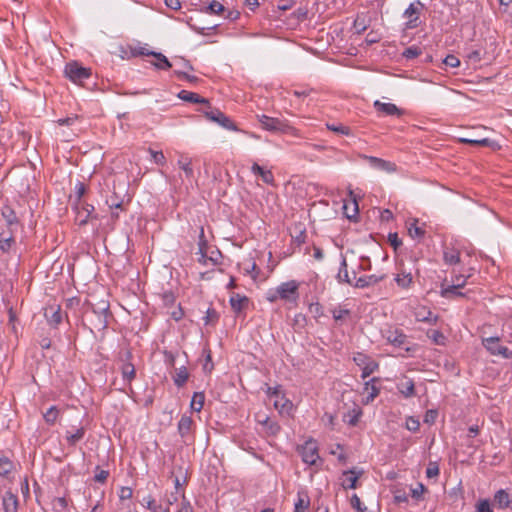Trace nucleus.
Masks as SVG:
<instances>
[{
    "label": "nucleus",
    "instance_id": "obj_62",
    "mask_svg": "<svg viewBox=\"0 0 512 512\" xmlns=\"http://www.w3.org/2000/svg\"><path fill=\"white\" fill-rule=\"evenodd\" d=\"M388 241L391 244V246H393L395 249H397L402 244V241L398 237L397 233H389Z\"/></svg>",
    "mask_w": 512,
    "mask_h": 512
},
{
    "label": "nucleus",
    "instance_id": "obj_12",
    "mask_svg": "<svg viewBox=\"0 0 512 512\" xmlns=\"http://www.w3.org/2000/svg\"><path fill=\"white\" fill-rule=\"evenodd\" d=\"M394 280L400 288L407 289L413 283V275L410 270L408 271L404 267V265H400L399 272L396 274Z\"/></svg>",
    "mask_w": 512,
    "mask_h": 512
},
{
    "label": "nucleus",
    "instance_id": "obj_46",
    "mask_svg": "<svg viewBox=\"0 0 512 512\" xmlns=\"http://www.w3.org/2000/svg\"><path fill=\"white\" fill-rule=\"evenodd\" d=\"M142 503H145L146 508L151 512H160L161 510V506L156 504L155 499L152 496L144 497Z\"/></svg>",
    "mask_w": 512,
    "mask_h": 512
},
{
    "label": "nucleus",
    "instance_id": "obj_5",
    "mask_svg": "<svg viewBox=\"0 0 512 512\" xmlns=\"http://www.w3.org/2000/svg\"><path fill=\"white\" fill-rule=\"evenodd\" d=\"M257 119L262 128L271 132H288L291 129L286 120L267 116L265 114L257 115Z\"/></svg>",
    "mask_w": 512,
    "mask_h": 512
},
{
    "label": "nucleus",
    "instance_id": "obj_64",
    "mask_svg": "<svg viewBox=\"0 0 512 512\" xmlns=\"http://www.w3.org/2000/svg\"><path fill=\"white\" fill-rule=\"evenodd\" d=\"M467 58L473 63H479L482 59L481 52L479 50H473L467 54Z\"/></svg>",
    "mask_w": 512,
    "mask_h": 512
},
{
    "label": "nucleus",
    "instance_id": "obj_21",
    "mask_svg": "<svg viewBox=\"0 0 512 512\" xmlns=\"http://www.w3.org/2000/svg\"><path fill=\"white\" fill-rule=\"evenodd\" d=\"M249 303V299L246 296H242L240 294H233L230 297V305L232 310L235 313H240L242 310H244Z\"/></svg>",
    "mask_w": 512,
    "mask_h": 512
},
{
    "label": "nucleus",
    "instance_id": "obj_11",
    "mask_svg": "<svg viewBox=\"0 0 512 512\" xmlns=\"http://www.w3.org/2000/svg\"><path fill=\"white\" fill-rule=\"evenodd\" d=\"M374 108L376 109L377 112H381L385 115H388V116H402L404 114V111L400 108H398L395 104L393 103H384V102H381L379 100H376L374 102Z\"/></svg>",
    "mask_w": 512,
    "mask_h": 512
},
{
    "label": "nucleus",
    "instance_id": "obj_33",
    "mask_svg": "<svg viewBox=\"0 0 512 512\" xmlns=\"http://www.w3.org/2000/svg\"><path fill=\"white\" fill-rule=\"evenodd\" d=\"M189 378V373L185 366H182L175 371V375L173 376L174 384L177 387H182L187 382Z\"/></svg>",
    "mask_w": 512,
    "mask_h": 512
},
{
    "label": "nucleus",
    "instance_id": "obj_30",
    "mask_svg": "<svg viewBox=\"0 0 512 512\" xmlns=\"http://www.w3.org/2000/svg\"><path fill=\"white\" fill-rule=\"evenodd\" d=\"M494 502L501 509L508 508L510 505L509 494L504 489L498 490L494 495Z\"/></svg>",
    "mask_w": 512,
    "mask_h": 512
},
{
    "label": "nucleus",
    "instance_id": "obj_49",
    "mask_svg": "<svg viewBox=\"0 0 512 512\" xmlns=\"http://www.w3.org/2000/svg\"><path fill=\"white\" fill-rule=\"evenodd\" d=\"M351 506L359 512H367V508L363 506L357 494H353L350 500Z\"/></svg>",
    "mask_w": 512,
    "mask_h": 512
},
{
    "label": "nucleus",
    "instance_id": "obj_16",
    "mask_svg": "<svg viewBox=\"0 0 512 512\" xmlns=\"http://www.w3.org/2000/svg\"><path fill=\"white\" fill-rule=\"evenodd\" d=\"M385 338L389 343L396 347H401L406 342V335L399 329L388 330L385 334Z\"/></svg>",
    "mask_w": 512,
    "mask_h": 512
},
{
    "label": "nucleus",
    "instance_id": "obj_3",
    "mask_svg": "<svg viewBox=\"0 0 512 512\" xmlns=\"http://www.w3.org/2000/svg\"><path fill=\"white\" fill-rule=\"evenodd\" d=\"M202 113L208 120L217 123L227 130H237L236 125L229 117H227L219 109L211 107L210 104H208L207 107L202 110Z\"/></svg>",
    "mask_w": 512,
    "mask_h": 512
},
{
    "label": "nucleus",
    "instance_id": "obj_34",
    "mask_svg": "<svg viewBox=\"0 0 512 512\" xmlns=\"http://www.w3.org/2000/svg\"><path fill=\"white\" fill-rule=\"evenodd\" d=\"M15 244V239L12 236V231L7 235L4 231L0 232V249L3 252H9L11 247Z\"/></svg>",
    "mask_w": 512,
    "mask_h": 512
},
{
    "label": "nucleus",
    "instance_id": "obj_28",
    "mask_svg": "<svg viewBox=\"0 0 512 512\" xmlns=\"http://www.w3.org/2000/svg\"><path fill=\"white\" fill-rule=\"evenodd\" d=\"M415 317L417 321L426 322L429 324H435L438 320L437 315H434L430 310H426L425 308L416 311Z\"/></svg>",
    "mask_w": 512,
    "mask_h": 512
},
{
    "label": "nucleus",
    "instance_id": "obj_1",
    "mask_svg": "<svg viewBox=\"0 0 512 512\" xmlns=\"http://www.w3.org/2000/svg\"><path fill=\"white\" fill-rule=\"evenodd\" d=\"M299 282L290 280L278 285L275 289H269L266 293V299L274 303L277 300L295 303L299 298Z\"/></svg>",
    "mask_w": 512,
    "mask_h": 512
},
{
    "label": "nucleus",
    "instance_id": "obj_25",
    "mask_svg": "<svg viewBox=\"0 0 512 512\" xmlns=\"http://www.w3.org/2000/svg\"><path fill=\"white\" fill-rule=\"evenodd\" d=\"M45 316L50 325L57 326L62 321L60 307L50 306L46 309Z\"/></svg>",
    "mask_w": 512,
    "mask_h": 512
},
{
    "label": "nucleus",
    "instance_id": "obj_31",
    "mask_svg": "<svg viewBox=\"0 0 512 512\" xmlns=\"http://www.w3.org/2000/svg\"><path fill=\"white\" fill-rule=\"evenodd\" d=\"M336 278L339 283H346V284H349L352 286L354 284V283H352V281L349 277V273H348V269H347V262H346L345 258H342L340 268H339Z\"/></svg>",
    "mask_w": 512,
    "mask_h": 512
},
{
    "label": "nucleus",
    "instance_id": "obj_7",
    "mask_svg": "<svg viewBox=\"0 0 512 512\" xmlns=\"http://www.w3.org/2000/svg\"><path fill=\"white\" fill-rule=\"evenodd\" d=\"M500 339L498 337H489L483 339L484 347L492 354V355H500L503 358L510 359L512 357V352L505 346L499 344Z\"/></svg>",
    "mask_w": 512,
    "mask_h": 512
},
{
    "label": "nucleus",
    "instance_id": "obj_52",
    "mask_svg": "<svg viewBox=\"0 0 512 512\" xmlns=\"http://www.w3.org/2000/svg\"><path fill=\"white\" fill-rule=\"evenodd\" d=\"M207 10L211 13V14H220L222 12H224L225 8L224 6L218 2V1H212L209 6L207 7Z\"/></svg>",
    "mask_w": 512,
    "mask_h": 512
},
{
    "label": "nucleus",
    "instance_id": "obj_15",
    "mask_svg": "<svg viewBox=\"0 0 512 512\" xmlns=\"http://www.w3.org/2000/svg\"><path fill=\"white\" fill-rule=\"evenodd\" d=\"M131 356L132 355H131L130 351H126L125 352L123 360L126 361V362L123 363V365L121 367V372H122L123 379L127 380L129 382L132 381L135 378V367L130 362Z\"/></svg>",
    "mask_w": 512,
    "mask_h": 512
},
{
    "label": "nucleus",
    "instance_id": "obj_37",
    "mask_svg": "<svg viewBox=\"0 0 512 512\" xmlns=\"http://www.w3.org/2000/svg\"><path fill=\"white\" fill-rule=\"evenodd\" d=\"M205 395L203 392H195L193 394L190 407L193 411L200 412L203 408Z\"/></svg>",
    "mask_w": 512,
    "mask_h": 512
},
{
    "label": "nucleus",
    "instance_id": "obj_47",
    "mask_svg": "<svg viewBox=\"0 0 512 512\" xmlns=\"http://www.w3.org/2000/svg\"><path fill=\"white\" fill-rule=\"evenodd\" d=\"M371 357H369L368 355L364 354V353H361V352H357L354 354L353 356V361L355 362V364L361 368H363L366 363L369 361Z\"/></svg>",
    "mask_w": 512,
    "mask_h": 512
},
{
    "label": "nucleus",
    "instance_id": "obj_23",
    "mask_svg": "<svg viewBox=\"0 0 512 512\" xmlns=\"http://www.w3.org/2000/svg\"><path fill=\"white\" fill-rule=\"evenodd\" d=\"M178 167L184 172L185 177L191 181L194 178L192 160L189 157L181 156L177 162Z\"/></svg>",
    "mask_w": 512,
    "mask_h": 512
},
{
    "label": "nucleus",
    "instance_id": "obj_44",
    "mask_svg": "<svg viewBox=\"0 0 512 512\" xmlns=\"http://www.w3.org/2000/svg\"><path fill=\"white\" fill-rule=\"evenodd\" d=\"M58 415V409L55 406H51L46 413H44V419L48 424L53 425L56 422Z\"/></svg>",
    "mask_w": 512,
    "mask_h": 512
},
{
    "label": "nucleus",
    "instance_id": "obj_10",
    "mask_svg": "<svg viewBox=\"0 0 512 512\" xmlns=\"http://www.w3.org/2000/svg\"><path fill=\"white\" fill-rule=\"evenodd\" d=\"M76 217L75 221L78 225L83 226L86 225L89 219L93 218L92 212L94 211V207L90 204L81 202L75 204Z\"/></svg>",
    "mask_w": 512,
    "mask_h": 512
},
{
    "label": "nucleus",
    "instance_id": "obj_50",
    "mask_svg": "<svg viewBox=\"0 0 512 512\" xmlns=\"http://www.w3.org/2000/svg\"><path fill=\"white\" fill-rule=\"evenodd\" d=\"M327 128L330 131L340 133L343 135H349L350 134V128L344 125H335V124H327Z\"/></svg>",
    "mask_w": 512,
    "mask_h": 512
},
{
    "label": "nucleus",
    "instance_id": "obj_63",
    "mask_svg": "<svg viewBox=\"0 0 512 512\" xmlns=\"http://www.w3.org/2000/svg\"><path fill=\"white\" fill-rule=\"evenodd\" d=\"M439 475V468L436 464H430L426 469V476L433 478Z\"/></svg>",
    "mask_w": 512,
    "mask_h": 512
},
{
    "label": "nucleus",
    "instance_id": "obj_14",
    "mask_svg": "<svg viewBox=\"0 0 512 512\" xmlns=\"http://www.w3.org/2000/svg\"><path fill=\"white\" fill-rule=\"evenodd\" d=\"M363 471L359 470L356 471V469H350L343 472V477L345 478L342 482V486L345 489H355L357 487V481L359 477L362 475Z\"/></svg>",
    "mask_w": 512,
    "mask_h": 512
},
{
    "label": "nucleus",
    "instance_id": "obj_20",
    "mask_svg": "<svg viewBox=\"0 0 512 512\" xmlns=\"http://www.w3.org/2000/svg\"><path fill=\"white\" fill-rule=\"evenodd\" d=\"M465 286V280L459 282V284H452L446 288H442L441 295L445 298L451 299L455 297H463L464 293H462L459 289Z\"/></svg>",
    "mask_w": 512,
    "mask_h": 512
},
{
    "label": "nucleus",
    "instance_id": "obj_13",
    "mask_svg": "<svg viewBox=\"0 0 512 512\" xmlns=\"http://www.w3.org/2000/svg\"><path fill=\"white\" fill-rule=\"evenodd\" d=\"M385 279V274H371V275H365L362 277H359L353 286L355 288H367L370 286H374Z\"/></svg>",
    "mask_w": 512,
    "mask_h": 512
},
{
    "label": "nucleus",
    "instance_id": "obj_18",
    "mask_svg": "<svg viewBox=\"0 0 512 512\" xmlns=\"http://www.w3.org/2000/svg\"><path fill=\"white\" fill-rule=\"evenodd\" d=\"M379 379L376 377H373L369 381L365 383L364 391L367 393L365 403L368 404L369 402L373 401L379 394L380 389L376 386V382H378Z\"/></svg>",
    "mask_w": 512,
    "mask_h": 512
},
{
    "label": "nucleus",
    "instance_id": "obj_40",
    "mask_svg": "<svg viewBox=\"0 0 512 512\" xmlns=\"http://www.w3.org/2000/svg\"><path fill=\"white\" fill-rule=\"evenodd\" d=\"M409 235L414 239H421L425 235V230L418 225V220H414L408 228Z\"/></svg>",
    "mask_w": 512,
    "mask_h": 512
},
{
    "label": "nucleus",
    "instance_id": "obj_57",
    "mask_svg": "<svg viewBox=\"0 0 512 512\" xmlns=\"http://www.w3.org/2000/svg\"><path fill=\"white\" fill-rule=\"evenodd\" d=\"M204 353L206 354V357H205V363L203 365V370L206 372H211L214 368V364H213L212 358H211V351L204 350Z\"/></svg>",
    "mask_w": 512,
    "mask_h": 512
},
{
    "label": "nucleus",
    "instance_id": "obj_41",
    "mask_svg": "<svg viewBox=\"0 0 512 512\" xmlns=\"http://www.w3.org/2000/svg\"><path fill=\"white\" fill-rule=\"evenodd\" d=\"M379 367V364L373 360L372 358L369 359V361L366 363V365L362 368V375L361 377L363 379L369 377L374 371H376Z\"/></svg>",
    "mask_w": 512,
    "mask_h": 512
},
{
    "label": "nucleus",
    "instance_id": "obj_2",
    "mask_svg": "<svg viewBox=\"0 0 512 512\" xmlns=\"http://www.w3.org/2000/svg\"><path fill=\"white\" fill-rule=\"evenodd\" d=\"M64 73L75 84L82 85L86 79L91 77V70L81 66L78 62L72 61L66 64Z\"/></svg>",
    "mask_w": 512,
    "mask_h": 512
},
{
    "label": "nucleus",
    "instance_id": "obj_4",
    "mask_svg": "<svg viewBox=\"0 0 512 512\" xmlns=\"http://www.w3.org/2000/svg\"><path fill=\"white\" fill-rule=\"evenodd\" d=\"M93 315H99V321H93L92 324L97 330H104L108 326V319L112 317L109 311L108 301L101 300L96 304H91Z\"/></svg>",
    "mask_w": 512,
    "mask_h": 512
},
{
    "label": "nucleus",
    "instance_id": "obj_59",
    "mask_svg": "<svg viewBox=\"0 0 512 512\" xmlns=\"http://www.w3.org/2000/svg\"><path fill=\"white\" fill-rule=\"evenodd\" d=\"M78 120V115L73 114L71 116H68L66 118H61L57 120V123L60 126H71Z\"/></svg>",
    "mask_w": 512,
    "mask_h": 512
},
{
    "label": "nucleus",
    "instance_id": "obj_56",
    "mask_svg": "<svg viewBox=\"0 0 512 512\" xmlns=\"http://www.w3.org/2000/svg\"><path fill=\"white\" fill-rule=\"evenodd\" d=\"M425 491L426 487L422 483H418L416 488L411 489V496L416 500H420Z\"/></svg>",
    "mask_w": 512,
    "mask_h": 512
},
{
    "label": "nucleus",
    "instance_id": "obj_60",
    "mask_svg": "<svg viewBox=\"0 0 512 512\" xmlns=\"http://www.w3.org/2000/svg\"><path fill=\"white\" fill-rule=\"evenodd\" d=\"M428 336L430 338L433 339V341L436 343V344H443L444 343V340H445V337L444 335L438 331V330H432L430 332H428Z\"/></svg>",
    "mask_w": 512,
    "mask_h": 512
},
{
    "label": "nucleus",
    "instance_id": "obj_8",
    "mask_svg": "<svg viewBox=\"0 0 512 512\" xmlns=\"http://www.w3.org/2000/svg\"><path fill=\"white\" fill-rule=\"evenodd\" d=\"M302 460L304 463L314 465L319 459L318 446L313 440L306 441L299 449Z\"/></svg>",
    "mask_w": 512,
    "mask_h": 512
},
{
    "label": "nucleus",
    "instance_id": "obj_27",
    "mask_svg": "<svg viewBox=\"0 0 512 512\" xmlns=\"http://www.w3.org/2000/svg\"><path fill=\"white\" fill-rule=\"evenodd\" d=\"M251 171L254 174L261 176L262 181L266 184H273L274 176L271 171L263 169L257 163H254L251 167Z\"/></svg>",
    "mask_w": 512,
    "mask_h": 512
},
{
    "label": "nucleus",
    "instance_id": "obj_26",
    "mask_svg": "<svg viewBox=\"0 0 512 512\" xmlns=\"http://www.w3.org/2000/svg\"><path fill=\"white\" fill-rule=\"evenodd\" d=\"M397 389L405 398H410L415 395V385L411 379H406L398 383Z\"/></svg>",
    "mask_w": 512,
    "mask_h": 512
},
{
    "label": "nucleus",
    "instance_id": "obj_43",
    "mask_svg": "<svg viewBox=\"0 0 512 512\" xmlns=\"http://www.w3.org/2000/svg\"><path fill=\"white\" fill-rule=\"evenodd\" d=\"M331 313L335 321H342L350 316L351 311L346 308L336 307L331 310Z\"/></svg>",
    "mask_w": 512,
    "mask_h": 512
},
{
    "label": "nucleus",
    "instance_id": "obj_39",
    "mask_svg": "<svg viewBox=\"0 0 512 512\" xmlns=\"http://www.w3.org/2000/svg\"><path fill=\"white\" fill-rule=\"evenodd\" d=\"M443 257L446 264L455 265L460 263V253L455 249L445 250Z\"/></svg>",
    "mask_w": 512,
    "mask_h": 512
},
{
    "label": "nucleus",
    "instance_id": "obj_9",
    "mask_svg": "<svg viewBox=\"0 0 512 512\" xmlns=\"http://www.w3.org/2000/svg\"><path fill=\"white\" fill-rule=\"evenodd\" d=\"M361 158L366 160L374 169L385 171L387 173H393L397 170L395 163L384 160L382 158L367 155H361Z\"/></svg>",
    "mask_w": 512,
    "mask_h": 512
},
{
    "label": "nucleus",
    "instance_id": "obj_61",
    "mask_svg": "<svg viewBox=\"0 0 512 512\" xmlns=\"http://www.w3.org/2000/svg\"><path fill=\"white\" fill-rule=\"evenodd\" d=\"M86 192V187L85 185L82 183V182H78L75 186V194H76V197H77V202L76 203H81V198L82 196L85 194Z\"/></svg>",
    "mask_w": 512,
    "mask_h": 512
},
{
    "label": "nucleus",
    "instance_id": "obj_19",
    "mask_svg": "<svg viewBox=\"0 0 512 512\" xmlns=\"http://www.w3.org/2000/svg\"><path fill=\"white\" fill-rule=\"evenodd\" d=\"M178 97L186 102L195 103V104H205L206 106L209 104L208 99L201 97L199 94L190 92L187 90H182L179 92Z\"/></svg>",
    "mask_w": 512,
    "mask_h": 512
},
{
    "label": "nucleus",
    "instance_id": "obj_58",
    "mask_svg": "<svg viewBox=\"0 0 512 512\" xmlns=\"http://www.w3.org/2000/svg\"><path fill=\"white\" fill-rule=\"evenodd\" d=\"M443 63L451 68H456L460 65V60L455 55H448L443 60Z\"/></svg>",
    "mask_w": 512,
    "mask_h": 512
},
{
    "label": "nucleus",
    "instance_id": "obj_22",
    "mask_svg": "<svg viewBox=\"0 0 512 512\" xmlns=\"http://www.w3.org/2000/svg\"><path fill=\"white\" fill-rule=\"evenodd\" d=\"M3 508L5 512H17V496L9 491L6 492L5 495L3 496Z\"/></svg>",
    "mask_w": 512,
    "mask_h": 512
},
{
    "label": "nucleus",
    "instance_id": "obj_17",
    "mask_svg": "<svg viewBox=\"0 0 512 512\" xmlns=\"http://www.w3.org/2000/svg\"><path fill=\"white\" fill-rule=\"evenodd\" d=\"M194 421L190 416L182 415L178 422V432L182 438L188 437L192 432Z\"/></svg>",
    "mask_w": 512,
    "mask_h": 512
},
{
    "label": "nucleus",
    "instance_id": "obj_51",
    "mask_svg": "<svg viewBox=\"0 0 512 512\" xmlns=\"http://www.w3.org/2000/svg\"><path fill=\"white\" fill-rule=\"evenodd\" d=\"M476 512H493L489 500H479L478 503L476 504Z\"/></svg>",
    "mask_w": 512,
    "mask_h": 512
},
{
    "label": "nucleus",
    "instance_id": "obj_36",
    "mask_svg": "<svg viewBox=\"0 0 512 512\" xmlns=\"http://www.w3.org/2000/svg\"><path fill=\"white\" fill-rule=\"evenodd\" d=\"M310 500L305 492H298V500L295 503L294 512H305L309 507Z\"/></svg>",
    "mask_w": 512,
    "mask_h": 512
},
{
    "label": "nucleus",
    "instance_id": "obj_55",
    "mask_svg": "<svg viewBox=\"0 0 512 512\" xmlns=\"http://www.w3.org/2000/svg\"><path fill=\"white\" fill-rule=\"evenodd\" d=\"M219 318V314L217 313V311L213 308H209L206 312V316L204 317L205 319V324H212V323H215Z\"/></svg>",
    "mask_w": 512,
    "mask_h": 512
},
{
    "label": "nucleus",
    "instance_id": "obj_54",
    "mask_svg": "<svg viewBox=\"0 0 512 512\" xmlns=\"http://www.w3.org/2000/svg\"><path fill=\"white\" fill-rule=\"evenodd\" d=\"M109 476V471L102 470L99 466L96 467V473L94 475V480L99 483H105Z\"/></svg>",
    "mask_w": 512,
    "mask_h": 512
},
{
    "label": "nucleus",
    "instance_id": "obj_42",
    "mask_svg": "<svg viewBox=\"0 0 512 512\" xmlns=\"http://www.w3.org/2000/svg\"><path fill=\"white\" fill-rule=\"evenodd\" d=\"M198 246H199V252L202 255L200 261L203 260V262L206 263V251L205 250H206V247H207V240L205 239V234H204V228L203 227H200Z\"/></svg>",
    "mask_w": 512,
    "mask_h": 512
},
{
    "label": "nucleus",
    "instance_id": "obj_48",
    "mask_svg": "<svg viewBox=\"0 0 512 512\" xmlns=\"http://www.w3.org/2000/svg\"><path fill=\"white\" fill-rule=\"evenodd\" d=\"M149 153L156 164L164 165L166 163V157L162 151H155L150 148Z\"/></svg>",
    "mask_w": 512,
    "mask_h": 512
},
{
    "label": "nucleus",
    "instance_id": "obj_29",
    "mask_svg": "<svg viewBox=\"0 0 512 512\" xmlns=\"http://www.w3.org/2000/svg\"><path fill=\"white\" fill-rule=\"evenodd\" d=\"M151 56L156 58L155 62H152V65L160 70H168L172 67V64L167 59L165 55L160 52L151 53Z\"/></svg>",
    "mask_w": 512,
    "mask_h": 512
},
{
    "label": "nucleus",
    "instance_id": "obj_45",
    "mask_svg": "<svg viewBox=\"0 0 512 512\" xmlns=\"http://www.w3.org/2000/svg\"><path fill=\"white\" fill-rule=\"evenodd\" d=\"M422 53L421 49L418 46H410L404 50L402 55L406 59H414L418 57Z\"/></svg>",
    "mask_w": 512,
    "mask_h": 512
},
{
    "label": "nucleus",
    "instance_id": "obj_35",
    "mask_svg": "<svg viewBox=\"0 0 512 512\" xmlns=\"http://www.w3.org/2000/svg\"><path fill=\"white\" fill-rule=\"evenodd\" d=\"M461 142L468 143V144H471V145H479V146H484V147H491L493 149L499 148V145L495 141H493L491 139H488V138H483V139H466V138H463V139H461Z\"/></svg>",
    "mask_w": 512,
    "mask_h": 512
},
{
    "label": "nucleus",
    "instance_id": "obj_53",
    "mask_svg": "<svg viewBox=\"0 0 512 512\" xmlns=\"http://www.w3.org/2000/svg\"><path fill=\"white\" fill-rule=\"evenodd\" d=\"M264 426L270 435H276L280 430V426L276 422L270 421L269 419L264 421Z\"/></svg>",
    "mask_w": 512,
    "mask_h": 512
},
{
    "label": "nucleus",
    "instance_id": "obj_24",
    "mask_svg": "<svg viewBox=\"0 0 512 512\" xmlns=\"http://www.w3.org/2000/svg\"><path fill=\"white\" fill-rule=\"evenodd\" d=\"M1 214L6 221L8 229L12 231V227L19 223L15 211L10 206H4L2 208Z\"/></svg>",
    "mask_w": 512,
    "mask_h": 512
},
{
    "label": "nucleus",
    "instance_id": "obj_38",
    "mask_svg": "<svg viewBox=\"0 0 512 512\" xmlns=\"http://www.w3.org/2000/svg\"><path fill=\"white\" fill-rule=\"evenodd\" d=\"M14 469L13 462L6 456L0 458V476L8 477Z\"/></svg>",
    "mask_w": 512,
    "mask_h": 512
},
{
    "label": "nucleus",
    "instance_id": "obj_32",
    "mask_svg": "<svg viewBox=\"0 0 512 512\" xmlns=\"http://www.w3.org/2000/svg\"><path fill=\"white\" fill-rule=\"evenodd\" d=\"M85 435V428L80 427L76 429L75 432L67 431L66 433V441L69 446H75L80 440L83 439Z\"/></svg>",
    "mask_w": 512,
    "mask_h": 512
},
{
    "label": "nucleus",
    "instance_id": "obj_6",
    "mask_svg": "<svg viewBox=\"0 0 512 512\" xmlns=\"http://www.w3.org/2000/svg\"><path fill=\"white\" fill-rule=\"evenodd\" d=\"M422 9L423 4L419 0L408 6L403 13V16L408 19L405 23V29H415L419 26V15Z\"/></svg>",
    "mask_w": 512,
    "mask_h": 512
}]
</instances>
